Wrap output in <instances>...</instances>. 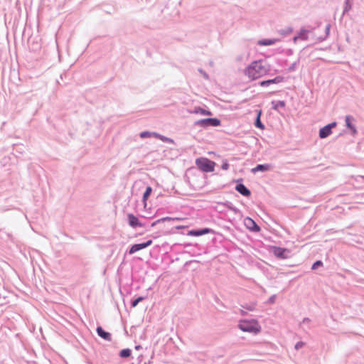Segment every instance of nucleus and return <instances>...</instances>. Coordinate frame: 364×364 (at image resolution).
<instances>
[{
	"label": "nucleus",
	"instance_id": "nucleus-11",
	"mask_svg": "<svg viewBox=\"0 0 364 364\" xmlns=\"http://www.w3.org/2000/svg\"><path fill=\"white\" fill-rule=\"evenodd\" d=\"M97 334L106 341H111L112 337L109 333L105 332L102 327L98 326L97 328Z\"/></svg>",
	"mask_w": 364,
	"mask_h": 364
},
{
	"label": "nucleus",
	"instance_id": "nucleus-13",
	"mask_svg": "<svg viewBox=\"0 0 364 364\" xmlns=\"http://www.w3.org/2000/svg\"><path fill=\"white\" fill-rule=\"evenodd\" d=\"M285 252H286L285 249H282L280 247H274L273 248V252H274V255L277 256V257L284 258L285 257V256H284Z\"/></svg>",
	"mask_w": 364,
	"mask_h": 364
},
{
	"label": "nucleus",
	"instance_id": "nucleus-15",
	"mask_svg": "<svg viewBox=\"0 0 364 364\" xmlns=\"http://www.w3.org/2000/svg\"><path fill=\"white\" fill-rule=\"evenodd\" d=\"M353 119L350 116H347L346 117V123L348 128H350L353 133L356 132V129L355 127L352 124V121Z\"/></svg>",
	"mask_w": 364,
	"mask_h": 364
},
{
	"label": "nucleus",
	"instance_id": "nucleus-20",
	"mask_svg": "<svg viewBox=\"0 0 364 364\" xmlns=\"http://www.w3.org/2000/svg\"><path fill=\"white\" fill-rule=\"evenodd\" d=\"M261 111L258 112L257 117L255 122V126L260 129H264V125L262 124L260 121Z\"/></svg>",
	"mask_w": 364,
	"mask_h": 364
},
{
	"label": "nucleus",
	"instance_id": "nucleus-33",
	"mask_svg": "<svg viewBox=\"0 0 364 364\" xmlns=\"http://www.w3.org/2000/svg\"><path fill=\"white\" fill-rule=\"evenodd\" d=\"M182 218H171V220H181Z\"/></svg>",
	"mask_w": 364,
	"mask_h": 364
},
{
	"label": "nucleus",
	"instance_id": "nucleus-12",
	"mask_svg": "<svg viewBox=\"0 0 364 364\" xmlns=\"http://www.w3.org/2000/svg\"><path fill=\"white\" fill-rule=\"evenodd\" d=\"M235 189L244 196H250V191L242 183L236 186Z\"/></svg>",
	"mask_w": 364,
	"mask_h": 364
},
{
	"label": "nucleus",
	"instance_id": "nucleus-18",
	"mask_svg": "<svg viewBox=\"0 0 364 364\" xmlns=\"http://www.w3.org/2000/svg\"><path fill=\"white\" fill-rule=\"evenodd\" d=\"M209 126L217 127L220 124V121L216 118H209L208 119Z\"/></svg>",
	"mask_w": 364,
	"mask_h": 364
},
{
	"label": "nucleus",
	"instance_id": "nucleus-28",
	"mask_svg": "<svg viewBox=\"0 0 364 364\" xmlns=\"http://www.w3.org/2000/svg\"><path fill=\"white\" fill-rule=\"evenodd\" d=\"M222 168L223 170H228L229 168V164L228 163L227 160L223 161L222 164Z\"/></svg>",
	"mask_w": 364,
	"mask_h": 364
},
{
	"label": "nucleus",
	"instance_id": "nucleus-17",
	"mask_svg": "<svg viewBox=\"0 0 364 364\" xmlns=\"http://www.w3.org/2000/svg\"><path fill=\"white\" fill-rule=\"evenodd\" d=\"M193 112L196 113V114L199 113L202 115H208V116L212 115V113L210 111L205 110L201 107H196Z\"/></svg>",
	"mask_w": 364,
	"mask_h": 364
},
{
	"label": "nucleus",
	"instance_id": "nucleus-4",
	"mask_svg": "<svg viewBox=\"0 0 364 364\" xmlns=\"http://www.w3.org/2000/svg\"><path fill=\"white\" fill-rule=\"evenodd\" d=\"M336 125V122H332L328 125L321 128L319 131V136L321 139L328 136L331 134V129L335 127Z\"/></svg>",
	"mask_w": 364,
	"mask_h": 364
},
{
	"label": "nucleus",
	"instance_id": "nucleus-9",
	"mask_svg": "<svg viewBox=\"0 0 364 364\" xmlns=\"http://www.w3.org/2000/svg\"><path fill=\"white\" fill-rule=\"evenodd\" d=\"M309 31L306 29H301L298 35L294 37V43H296L298 40L306 41L309 38Z\"/></svg>",
	"mask_w": 364,
	"mask_h": 364
},
{
	"label": "nucleus",
	"instance_id": "nucleus-14",
	"mask_svg": "<svg viewBox=\"0 0 364 364\" xmlns=\"http://www.w3.org/2000/svg\"><path fill=\"white\" fill-rule=\"evenodd\" d=\"M279 41L277 39H263L258 41L260 46H271Z\"/></svg>",
	"mask_w": 364,
	"mask_h": 364
},
{
	"label": "nucleus",
	"instance_id": "nucleus-25",
	"mask_svg": "<svg viewBox=\"0 0 364 364\" xmlns=\"http://www.w3.org/2000/svg\"><path fill=\"white\" fill-rule=\"evenodd\" d=\"M151 132H143L140 134L141 138H146V137H151Z\"/></svg>",
	"mask_w": 364,
	"mask_h": 364
},
{
	"label": "nucleus",
	"instance_id": "nucleus-5",
	"mask_svg": "<svg viewBox=\"0 0 364 364\" xmlns=\"http://www.w3.org/2000/svg\"><path fill=\"white\" fill-rule=\"evenodd\" d=\"M244 223L246 228L251 231L259 232L260 230L259 227L256 224V223L249 217L245 218Z\"/></svg>",
	"mask_w": 364,
	"mask_h": 364
},
{
	"label": "nucleus",
	"instance_id": "nucleus-35",
	"mask_svg": "<svg viewBox=\"0 0 364 364\" xmlns=\"http://www.w3.org/2000/svg\"><path fill=\"white\" fill-rule=\"evenodd\" d=\"M139 348H140V346H136V350H139Z\"/></svg>",
	"mask_w": 364,
	"mask_h": 364
},
{
	"label": "nucleus",
	"instance_id": "nucleus-31",
	"mask_svg": "<svg viewBox=\"0 0 364 364\" xmlns=\"http://www.w3.org/2000/svg\"><path fill=\"white\" fill-rule=\"evenodd\" d=\"M160 135H161V134H158V133H156V132H151V136H154V137H156V138H157V139H159Z\"/></svg>",
	"mask_w": 364,
	"mask_h": 364
},
{
	"label": "nucleus",
	"instance_id": "nucleus-2",
	"mask_svg": "<svg viewBox=\"0 0 364 364\" xmlns=\"http://www.w3.org/2000/svg\"><path fill=\"white\" fill-rule=\"evenodd\" d=\"M240 329L244 332L257 334L260 332L261 326L256 320L241 321L238 325Z\"/></svg>",
	"mask_w": 364,
	"mask_h": 364
},
{
	"label": "nucleus",
	"instance_id": "nucleus-3",
	"mask_svg": "<svg viewBox=\"0 0 364 364\" xmlns=\"http://www.w3.org/2000/svg\"><path fill=\"white\" fill-rule=\"evenodd\" d=\"M196 165L203 172H213L215 170V163L207 158L200 157L196 159Z\"/></svg>",
	"mask_w": 364,
	"mask_h": 364
},
{
	"label": "nucleus",
	"instance_id": "nucleus-34",
	"mask_svg": "<svg viewBox=\"0 0 364 364\" xmlns=\"http://www.w3.org/2000/svg\"><path fill=\"white\" fill-rule=\"evenodd\" d=\"M279 105H280V106H282V107H284L285 103H284V102H279Z\"/></svg>",
	"mask_w": 364,
	"mask_h": 364
},
{
	"label": "nucleus",
	"instance_id": "nucleus-22",
	"mask_svg": "<svg viewBox=\"0 0 364 364\" xmlns=\"http://www.w3.org/2000/svg\"><path fill=\"white\" fill-rule=\"evenodd\" d=\"M164 221H171V217H165V218H162L161 219H159L157 220H156L155 222L152 223L151 226V227H154L155 226L157 223H159L161 222H164Z\"/></svg>",
	"mask_w": 364,
	"mask_h": 364
},
{
	"label": "nucleus",
	"instance_id": "nucleus-24",
	"mask_svg": "<svg viewBox=\"0 0 364 364\" xmlns=\"http://www.w3.org/2000/svg\"><path fill=\"white\" fill-rule=\"evenodd\" d=\"M208 119H201L196 122L197 124L201 125V126H209L208 121H207Z\"/></svg>",
	"mask_w": 364,
	"mask_h": 364
},
{
	"label": "nucleus",
	"instance_id": "nucleus-16",
	"mask_svg": "<svg viewBox=\"0 0 364 364\" xmlns=\"http://www.w3.org/2000/svg\"><path fill=\"white\" fill-rule=\"evenodd\" d=\"M270 168V166L268 165V164H259V165H257L255 168H254L252 169V171L254 172H256V171H267L269 170Z\"/></svg>",
	"mask_w": 364,
	"mask_h": 364
},
{
	"label": "nucleus",
	"instance_id": "nucleus-7",
	"mask_svg": "<svg viewBox=\"0 0 364 364\" xmlns=\"http://www.w3.org/2000/svg\"><path fill=\"white\" fill-rule=\"evenodd\" d=\"M127 219H128L129 225L132 228H135L136 227H142L143 226V224L139 221L138 218L136 217L132 213L127 214Z\"/></svg>",
	"mask_w": 364,
	"mask_h": 364
},
{
	"label": "nucleus",
	"instance_id": "nucleus-27",
	"mask_svg": "<svg viewBox=\"0 0 364 364\" xmlns=\"http://www.w3.org/2000/svg\"><path fill=\"white\" fill-rule=\"evenodd\" d=\"M143 300V298L142 297H138L137 299H136L134 301H132V306L133 307H135L137 306V304Z\"/></svg>",
	"mask_w": 364,
	"mask_h": 364
},
{
	"label": "nucleus",
	"instance_id": "nucleus-32",
	"mask_svg": "<svg viewBox=\"0 0 364 364\" xmlns=\"http://www.w3.org/2000/svg\"><path fill=\"white\" fill-rule=\"evenodd\" d=\"M187 226H184V225H178V226H176V228L177 230H181V229H184V228H186Z\"/></svg>",
	"mask_w": 364,
	"mask_h": 364
},
{
	"label": "nucleus",
	"instance_id": "nucleus-21",
	"mask_svg": "<svg viewBox=\"0 0 364 364\" xmlns=\"http://www.w3.org/2000/svg\"><path fill=\"white\" fill-rule=\"evenodd\" d=\"M151 191H152L151 188L150 186H148L146 189V191L144 193V196H143L144 201H146L148 199L150 194L151 193Z\"/></svg>",
	"mask_w": 364,
	"mask_h": 364
},
{
	"label": "nucleus",
	"instance_id": "nucleus-29",
	"mask_svg": "<svg viewBox=\"0 0 364 364\" xmlns=\"http://www.w3.org/2000/svg\"><path fill=\"white\" fill-rule=\"evenodd\" d=\"M323 264L322 262L316 261L312 266L313 269H316L318 267L321 266Z\"/></svg>",
	"mask_w": 364,
	"mask_h": 364
},
{
	"label": "nucleus",
	"instance_id": "nucleus-23",
	"mask_svg": "<svg viewBox=\"0 0 364 364\" xmlns=\"http://www.w3.org/2000/svg\"><path fill=\"white\" fill-rule=\"evenodd\" d=\"M292 32H293V29L289 27L285 30H281L279 31V33L283 36H287V35L291 33Z\"/></svg>",
	"mask_w": 364,
	"mask_h": 364
},
{
	"label": "nucleus",
	"instance_id": "nucleus-10",
	"mask_svg": "<svg viewBox=\"0 0 364 364\" xmlns=\"http://www.w3.org/2000/svg\"><path fill=\"white\" fill-rule=\"evenodd\" d=\"M211 232V230L209 228H204L199 230H191L188 232V235L189 236H200L203 235H205L208 233H210Z\"/></svg>",
	"mask_w": 364,
	"mask_h": 364
},
{
	"label": "nucleus",
	"instance_id": "nucleus-19",
	"mask_svg": "<svg viewBox=\"0 0 364 364\" xmlns=\"http://www.w3.org/2000/svg\"><path fill=\"white\" fill-rule=\"evenodd\" d=\"M132 351L129 348L123 349L120 351L119 355L122 358H128L131 355Z\"/></svg>",
	"mask_w": 364,
	"mask_h": 364
},
{
	"label": "nucleus",
	"instance_id": "nucleus-1",
	"mask_svg": "<svg viewBox=\"0 0 364 364\" xmlns=\"http://www.w3.org/2000/svg\"><path fill=\"white\" fill-rule=\"evenodd\" d=\"M269 71L262 60H255L245 68L244 73L250 80H255L266 75Z\"/></svg>",
	"mask_w": 364,
	"mask_h": 364
},
{
	"label": "nucleus",
	"instance_id": "nucleus-6",
	"mask_svg": "<svg viewBox=\"0 0 364 364\" xmlns=\"http://www.w3.org/2000/svg\"><path fill=\"white\" fill-rule=\"evenodd\" d=\"M152 244V240H149L146 242L141 244H135L132 245L129 251V254H134V252L139 251L144 248H146Z\"/></svg>",
	"mask_w": 364,
	"mask_h": 364
},
{
	"label": "nucleus",
	"instance_id": "nucleus-30",
	"mask_svg": "<svg viewBox=\"0 0 364 364\" xmlns=\"http://www.w3.org/2000/svg\"><path fill=\"white\" fill-rule=\"evenodd\" d=\"M304 345V343L303 342H298L296 345H295V348L296 349H299L300 348L303 347Z\"/></svg>",
	"mask_w": 364,
	"mask_h": 364
},
{
	"label": "nucleus",
	"instance_id": "nucleus-8",
	"mask_svg": "<svg viewBox=\"0 0 364 364\" xmlns=\"http://www.w3.org/2000/svg\"><path fill=\"white\" fill-rule=\"evenodd\" d=\"M284 81V77L282 76H277L274 79L268 80H264L259 82L260 86L264 87V86H269L272 84H278L280 82H282Z\"/></svg>",
	"mask_w": 364,
	"mask_h": 364
},
{
	"label": "nucleus",
	"instance_id": "nucleus-26",
	"mask_svg": "<svg viewBox=\"0 0 364 364\" xmlns=\"http://www.w3.org/2000/svg\"><path fill=\"white\" fill-rule=\"evenodd\" d=\"M159 139L161 140L164 142L173 143V140L172 139H169L168 137H166L164 136H162V135H160Z\"/></svg>",
	"mask_w": 364,
	"mask_h": 364
}]
</instances>
